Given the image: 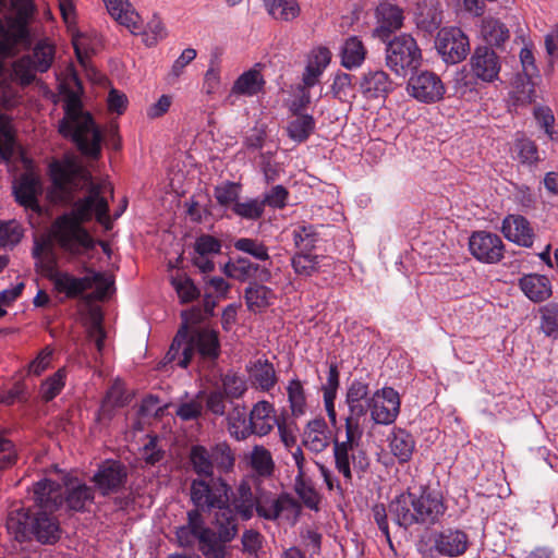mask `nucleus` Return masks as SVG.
Returning a JSON list of instances; mask_svg holds the SVG:
<instances>
[{"mask_svg": "<svg viewBox=\"0 0 558 558\" xmlns=\"http://www.w3.org/2000/svg\"><path fill=\"white\" fill-rule=\"evenodd\" d=\"M236 251L246 253L257 260H268V247L257 239L240 238L234 242Z\"/></svg>", "mask_w": 558, "mask_h": 558, "instance_id": "nucleus-58", "label": "nucleus"}, {"mask_svg": "<svg viewBox=\"0 0 558 558\" xmlns=\"http://www.w3.org/2000/svg\"><path fill=\"white\" fill-rule=\"evenodd\" d=\"M422 51L409 34L396 36L386 46V65L398 76L405 77L421 65Z\"/></svg>", "mask_w": 558, "mask_h": 558, "instance_id": "nucleus-6", "label": "nucleus"}, {"mask_svg": "<svg viewBox=\"0 0 558 558\" xmlns=\"http://www.w3.org/2000/svg\"><path fill=\"white\" fill-rule=\"evenodd\" d=\"M195 354L205 361L218 359L220 341L216 330L209 328L187 330L186 326H181L166 354V360L177 361L178 366L186 368Z\"/></svg>", "mask_w": 558, "mask_h": 558, "instance_id": "nucleus-2", "label": "nucleus"}, {"mask_svg": "<svg viewBox=\"0 0 558 558\" xmlns=\"http://www.w3.org/2000/svg\"><path fill=\"white\" fill-rule=\"evenodd\" d=\"M94 500V490L84 483H71L66 488L65 501L70 509L83 511Z\"/></svg>", "mask_w": 558, "mask_h": 558, "instance_id": "nucleus-42", "label": "nucleus"}, {"mask_svg": "<svg viewBox=\"0 0 558 558\" xmlns=\"http://www.w3.org/2000/svg\"><path fill=\"white\" fill-rule=\"evenodd\" d=\"M315 129V120L310 114H300L289 122L287 132L290 138L302 143L308 138Z\"/></svg>", "mask_w": 558, "mask_h": 558, "instance_id": "nucleus-51", "label": "nucleus"}, {"mask_svg": "<svg viewBox=\"0 0 558 558\" xmlns=\"http://www.w3.org/2000/svg\"><path fill=\"white\" fill-rule=\"evenodd\" d=\"M15 153V138L11 121L0 112V161H9Z\"/></svg>", "mask_w": 558, "mask_h": 558, "instance_id": "nucleus-53", "label": "nucleus"}, {"mask_svg": "<svg viewBox=\"0 0 558 558\" xmlns=\"http://www.w3.org/2000/svg\"><path fill=\"white\" fill-rule=\"evenodd\" d=\"M294 489L304 505L313 510L318 509L319 495L315 488L305 480V476L296 475L294 480Z\"/></svg>", "mask_w": 558, "mask_h": 558, "instance_id": "nucleus-60", "label": "nucleus"}, {"mask_svg": "<svg viewBox=\"0 0 558 558\" xmlns=\"http://www.w3.org/2000/svg\"><path fill=\"white\" fill-rule=\"evenodd\" d=\"M469 545L468 535L460 530H445L434 536L433 548L442 556L458 557L463 555Z\"/></svg>", "mask_w": 558, "mask_h": 558, "instance_id": "nucleus-21", "label": "nucleus"}, {"mask_svg": "<svg viewBox=\"0 0 558 558\" xmlns=\"http://www.w3.org/2000/svg\"><path fill=\"white\" fill-rule=\"evenodd\" d=\"M264 5L268 14L279 21H292L300 14L296 0H264Z\"/></svg>", "mask_w": 558, "mask_h": 558, "instance_id": "nucleus-46", "label": "nucleus"}, {"mask_svg": "<svg viewBox=\"0 0 558 558\" xmlns=\"http://www.w3.org/2000/svg\"><path fill=\"white\" fill-rule=\"evenodd\" d=\"M256 504L257 499L254 497L250 484L241 482L235 496L231 500L233 511H236L243 520H250L253 517L254 509L256 510Z\"/></svg>", "mask_w": 558, "mask_h": 558, "instance_id": "nucleus-38", "label": "nucleus"}, {"mask_svg": "<svg viewBox=\"0 0 558 558\" xmlns=\"http://www.w3.org/2000/svg\"><path fill=\"white\" fill-rule=\"evenodd\" d=\"M33 57V62L38 70V72H46L52 64L54 57V48L52 45L46 41H39L33 50V53L29 54Z\"/></svg>", "mask_w": 558, "mask_h": 558, "instance_id": "nucleus-62", "label": "nucleus"}, {"mask_svg": "<svg viewBox=\"0 0 558 558\" xmlns=\"http://www.w3.org/2000/svg\"><path fill=\"white\" fill-rule=\"evenodd\" d=\"M34 500L40 510L52 512L62 505V486L48 478H44L34 485Z\"/></svg>", "mask_w": 558, "mask_h": 558, "instance_id": "nucleus-25", "label": "nucleus"}, {"mask_svg": "<svg viewBox=\"0 0 558 558\" xmlns=\"http://www.w3.org/2000/svg\"><path fill=\"white\" fill-rule=\"evenodd\" d=\"M36 69L33 57L23 56L13 63V75L22 85H29L36 77Z\"/></svg>", "mask_w": 558, "mask_h": 558, "instance_id": "nucleus-59", "label": "nucleus"}, {"mask_svg": "<svg viewBox=\"0 0 558 558\" xmlns=\"http://www.w3.org/2000/svg\"><path fill=\"white\" fill-rule=\"evenodd\" d=\"M469 64L472 75L484 83H494L499 78L501 60L489 46L476 47Z\"/></svg>", "mask_w": 558, "mask_h": 558, "instance_id": "nucleus-12", "label": "nucleus"}, {"mask_svg": "<svg viewBox=\"0 0 558 558\" xmlns=\"http://www.w3.org/2000/svg\"><path fill=\"white\" fill-rule=\"evenodd\" d=\"M390 452L400 463H405L412 458L415 441L410 433L402 428H395L388 436Z\"/></svg>", "mask_w": 558, "mask_h": 558, "instance_id": "nucleus-35", "label": "nucleus"}, {"mask_svg": "<svg viewBox=\"0 0 558 558\" xmlns=\"http://www.w3.org/2000/svg\"><path fill=\"white\" fill-rule=\"evenodd\" d=\"M368 386L362 381H353L347 391V404L349 407V415L345 417V429L349 430V424L362 430L360 420L369 409Z\"/></svg>", "mask_w": 558, "mask_h": 558, "instance_id": "nucleus-18", "label": "nucleus"}, {"mask_svg": "<svg viewBox=\"0 0 558 558\" xmlns=\"http://www.w3.org/2000/svg\"><path fill=\"white\" fill-rule=\"evenodd\" d=\"M250 465L262 477H269L275 471L271 453L263 446H254L250 453Z\"/></svg>", "mask_w": 558, "mask_h": 558, "instance_id": "nucleus-47", "label": "nucleus"}, {"mask_svg": "<svg viewBox=\"0 0 558 558\" xmlns=\"http://www.w3.org/2000/svg\"><path fill=\"white\" fill-rule=\"evenodd\" d=\"M277 423L274 405L266 400L258 401L250 412L247 427L241 432H235L236 439L244 440L253 434L265 436L270 433Z\"/></svg>", "mask_w": 558, "mask_h": 558, "instance_id": "nucleus-15", "label": "nucleus"}, {"mask_svg": "<svg viewBox=\"0 0 558 558\" xmlns=\"http://www.w3.org/2000/svg\"><path fill=\"white\" fill-rule=\"evenodd\" d=\"M240 190V184L226 181L215 187L214 195L219 205L232 208L239 201Z\"/></svg>", "mask_w": 558, "mask_h": 558, "instance_id": "nucleus-63", "label": "nucleus"}, {"mask_svg": "<svg viewBox=\"0 0 558 558\" xmlns=\"http://www.w3.org/2000/svg\"><path fill=\"white\" fill-rule=\"evenodd\" d=\"M339 387V372L335 364L329 366L327 383L323 387L324 392V403L327 415L329 417L330 423L336 426L337 424V413L335 409V399L337 395V389Z\"/></svg>", "mask_w": 558, "mask_h": 558, "instance_id": "nucleus-43", "label": "nucleus"}, {"mask_svg": "<svg viewBox=\"0 0 558 558\" xmlns=\"http://www.w3.org/2000/svg\"><path fill=\"white\" fill-rule=\"evenodd\" d=\"M541 328L548 337L558 336V303L551 302L541 308Z\"/></svg>", "mask_w": 558, "mask_h": 558, "instance_id": "nucleus-64", "label": "nucleus"}, {"mask_svg": "<svg viewBox=\"0 0 558 558\" xmlns=\"http://www.w3.org/2000/svg\"><path fill=\"white\" fill-rule=\"evenodd\" d=\"M359 89L367 100L385 99L393 89V82L384 70H369L360 78Z\"/></svg>", "mask_w": 558, "mask_h": 558, "instance_id": "nucleus-19", "label": "nucleus"}, {"mask_svg": "<svg viewBox=\"0 0 558 558\" xmlns=\"http://www.w3.org/2000/svg\"><path fill=\"white\" fill-rule=\"evenodd\" d=\"M108 13L132 33L140 31V15L132 9L128 0H102Z\"/></svg>", "mask_w": 558, "mask_h": 558, "instance_id": "nucleus-34", "label": "nucleus"}, {"mask_svg": "<svg viewBox=\"0 0 558 558\" xmlns=\"http://www.w3.org/2000/svg\"><path fill=\"white\" fill-rule=\"evenodd\" d=\"M129 402L124 386L121 381H114L106 393L99 409V416L110 418L116 408L124 407Z\"/></svg>", "mask_w": 558, "mask_h": 558, "instance_id": "nucleus-44", "label": "nucleus"}, {"mask_svg": "<svg viewBox=\"0 0 558 558\" xmlns=\"http://www.w3.org/2000/svg\"><path fill=\"white\" fill-rule=\"evenodd\" d=\"M265 81L259 71L251 69L241 74L234 82L231 93L235 95L254 96L264 87Z\"/></svg>", "mask_w": 558, "mask_h": 558, "instance_id": "nucleus-40", "label": "nucleus"}, {"mask_svg": "<svg viewBox=\"0 0 558 558\" xmlns=\"http://www.w3.org/2000/svg\"><path fill=\"white\" fill-rule=\"evenodd\" d=\"M414 494L404 493L397 496L389 505V513L395 522L403 527L417 523V517L413 513Z\"/></svg>", "mask_w": 558, "mask_h": 558, "instance_id": "nucleus-33", "label": "nucleus"}, {"mask_svg": "<svg viewBox=\"0 0 558 558\" xmlns=\"http://www.w3.org/2000/svg\"><path fill=\"white\" fill-rule=\"evenodd\" d=\"M33 515L24 508L13 509L7 519V529L17 541L32 537Z\"/></svg>", "mask_w": 558, "mask_h": 558, "instance_id": "nucleus-36", "label": "nucleus"}, {"mask_svg": "<svg viewBox=\"0 0 558 558\" xmlns=\"http://www.w3.org/2000/svg\"><path fill=\"white\" fill-rule=\"evenodd\" d=\"M519 286L525 296L535 303L549 299L553 293L549 279L543 275H525L519 280Z\"/></svg>", "mask_w": 558, "mask_h": 558, "instance_id": "nucleus-32", "label": "nucleus"}, {"mask_svg": "<svg viewBox=\"0 0 558 558\" xmlns=\"http://www.w3.org/2000/svg\"><path fill=\"white\" fill-rule=\"evenodd\" d=\"M442 23L440 5L434 0H424L418 3L415 13L416 27L430 35L439 28Z\"/></svg>", "mask_w": 558, "mask_h": 558, "instance_id": "nucleus-31", "label": "nucleus"}, {"mask_svg": "<svg viewBox=\"0 0 558 558\" xmlns=\"http://www.w3.org/2000/svg\"><path fill=\"white\" fill-rule=\"evenodd\" d=\"M290 410L294 417H300L306 412V396L302 383L298 379H291L287 387Z\"/></svg>", "mask_w": 558, "mask_h": 558, "instance_id": "nucleus-52", "label": "nucleus"}, {"mask_svg": "<svg viewBox=\"0 0 558 558\" xmlns=\"http://www.w3.org/2000/svg\"><path fill=\"white\" fill-rule=\"evenodd\" d=\"M32 536L43 544H53L59 539V523L49 511L40 510L33 514Z\"/></svg>", "mask_w": 558, "mask_h": 558, "instance_id": "nucleus-27", "label": "nucleus"}, {"mask_svg": "<svg viewBox=\"0 0 558 558\" xmlns=\"http://www.w3.org/2000/svg\"><path fill=\"white\" fill-rule=\"evenodd\" d=\"M16 202L34 211H39L37 195L40 193L39 179L32 172L23 173L13 186Z\"/></svg>", "mask_w": 558, "mask_h": 558, "instance_id": "nucleus-23", "label": "nucleus"}, {"mask_svg": "<svg viewBox=\"0 0 558 558\" xmlns=\"http://www.w3.org/2000/svg\"><path fill=\"white\" fill-rule=\"evenodd\" d=\"M368 407L375 423L392 424L400 413L399 393L391 387H385L373 395Z\"/></svg>", "mask_w": 558, "mask_h": 558, "instance_id": "nucleus-11", "label": "nucleus"}, {"mask_svg": "<svg viewBox=\"0 0 558 558\" xmlns=\"http://www.w3.org/2000/svg\"><path fill=\"white\" fill-rule=\"evenodd\" d=\"M435 45L446 63H459L470 52L469 37L459 27L441 28L437 34Z\"/></svg>", "mask_w": 558, "mask_h": 558, "instance_id": "nucleus-9", "label": "nucleus"}, {"mask_svg": "<svg viewBox=\"0 0 558 558\" xmlns=\"http://www.w3.org/2000/svg\"><path fill=\"white\" fill-rule=\"evenodd\" d=\"M480 35L482 39L490 46L500 47L509 37L508 27L497 19L485 17L481 22Z\"/></svg>", "mask_w": 558, "mask_h": 558, "instance_id": "nucleus-37", "label": "nucleus"}, {"mask_svg": "<svg viewBox=\"0 0 558 558\" xmlns=\"http://www.w3.org/2000/svg\"><path fill=\"white\" fill-rule=\"evenodd\" d=\"M214 526V536L210 538L213 541L210 544L220 549L221 553L218 558H226L228 554L227 544L233 541L238 534V519L229 504L217 511Z\"/></svg>", "mask_w": 558, "mask_h": 558, "instance_id": "nucleus-16", "label": "nucleus"}, {"mask_svg": "<svg viewBox=\"0 0 558 558\" xmlns=\"http://www.w3.org/2000/svg\"><path fill=\"white\" fill-rule=\"evenodd\" d=\"M366 56V49L356 36L348 38L341 49V63L347 69L360 66Z\"/></svg>", "mask_w": 558, "mask_h": 558, "instance_id": "nucleus-45", "label": "nucleus"}, {"mask_svg": "<svg viewBox=\"0 0 558 558\" xmlns=\"http://www.w3.org/2000/svg\"><path fill=\"white\" fill-rule=\"evenodd\" d=\"M300 502L290 494L283 493L277 498H259L256 504V512L266 520H277L286 510L299 511Z\"/></svg>", "mask_w": 558, "mask_h": 558, "instance_id": "nucleus-24", "label": "nucleus"}, {"mask_svg": "<svg viewBox=\"0 0 558 558\" xmlns=\"http://www.w3.org/2000/svg\"><path fill=\"white\" fill-rule=\"evenodd\" d=\"M330 265V257L307 252H296L291 257V266L294 272L304 278L326 271V268Z\"/></svg>", "mask_w": 558, "mask_h": 558, "instance_id": "nucleus-26", "label": "nucleus"}, {"mask_svg": "<svg viewBox=\"0 0 558 558\" xmlns=\"http://www.w3.org/2000/svg\"><path fill=\"white\" fill-rule=\"evenodd\" d=\"M128 470L124 464L116 460L102 462L92 481L102 496L118 493L126 483Z\"/></svg>", "mask_w": 558, "mask_h": 558, "instance_id": "nucleus-13", "label": "nucleus"}, {"mask_svg": "<svg viewBox=\"0 0 558 558\" xmlns=\"http://www.w3.org/2000/svg\"><path fill=\"white\" fill-rule=\"evenodd\" d=\"M445 510L439 492L424 488L418 496L414 495L413 513L417 517V523L434 524L444 515Z\"/></svg>", "mask_w": 558, "mask_h": 558, "instance_id": "nucleus-17", "label": "nucleus"}, {"mask_svg": "<svg viewBox=\"0 0 558 558\" xmlns=\"http://www.w3.org/2000/svg\"><path fill=\"white\" fill-rule=\"evenodd\" d=\"M244 298L248 310L259 313L271 305L275 294L266 286L251 284L246 288Z\"/></svg>", "mask_w": 558, "mask_h": 558, "instance_id": "nucleus-41", "label": "nucleus"}, {"mask_svg": "<svg viewBox=\"0 0 558 558\" xmlns=\"http://www.w3.org/2000/svg\"><path fill=\"white\" fill-rule=\"evenodd\" d=\"M230 486L221 477L196 478L191 483V500L201 509H220L230 504Z\"/></svg>", "mask_w": 558, "mask_h": 558, "instance_id": "nucleus-8", "label": "nucleus"}, {"mask_svg": "<svg viewBox=\"0 0 558 558\" xmlns=\"http://www.w3.org/2000/svg\"><path fill=\"white\" fill-rule=\"evenodd\" d=\"M3 8L7 1H3ZM37 5L34 0H9L4 20L0 17V58L12 52L22 43H29L28 26L35 20Z\"/></svg>", "mask_w": 558, "mask_h": 558, "instance_id": "nucleus-4", "label": "nucleus"}, {"mask_svg": "<svg viewBox=\"0 0 558 558\" xmlns=\"http://www.w3.org/2000/svg\"><path fill=\"white\" fill-rule=\"evenodd\" d=\"M211 460L214 469L216 468L220 473H230L235 465V454L230 445L226 441L216 444L210 448Z\"/></svg>", "mask_w": 558, "mask_h": 558, "instance_id": "nucleus-48", "label": "nucleus"}, {"mask_svg": "<svg viewBox=\"0 0 558 558\" xmlns=\"http://www.w3.org/2000/svg\"><path fill=\"white\" fill-rule=\"evenodd\" d=\"M251 384L256 389L268 392L278 383L274 365L266 359H258L247 366Z\"/></svg>", "mask_w": 558, "mask_h": 558, "instance_id": "nucleus-30", "label": "nucleus"}, {"mask_svg": "<svg viewBox=\"0 0 558 558\" xmlns=\"http://www.w3.org/2000/svg\"><path fill=\"white\" fill-rule=\"evenodd\" d=\"M232 211L243 219L258 220L264 215L265 202L258 198H251L245 202L238 201V203H234Z\"/></svg>", "mask_w": 558, "mask_h": 558, "instance_id": "nucleus-57", "label": "nucleus"}, {"mask_svg": "<svg viewBox=\"0 0 558 558\" xmlns=\"http://www.w3.org/2000/svg\"><path fill=\"white\" fill-rule=\"evenodd\" d=\"M471 254L480 262L498 263L505 253V245L499 235L486 231L474 232L469 241Z\"/></svg>", "mask_w": 558, "mask_h": 558, "instance_id": "nucleus-14", "label": "nucleus"}, {"mask_svg": "<svg viewBox=\"0 0 558 558\" xmlns=\"http://www.w3.org/2000/svg\"><path fill=\"white\" fill-rule=\"evenodd\" d=\"M319 241V233L313 225L298 226L293 230V242L295 247L299 250L298 252L311 253Z\"/></svg>", "mask_w": 558, "mask_h": 558, "instance_id": "nucleus-50", "label": "nucleus"}, {"mask_svg": "<svg viewBox=\"0 0 558 558\" xmlns=\"http://www.w3.org/2000/svg\"><path fill=\"white\" fill-rule=\"evenodd\" d=\"M65 371L59 368L40 385V396L46 402L56 398L64 387Z\"/></svg>", "mask_w": 558, "mask_h": 558, "instance_id": "nucleus-61", "label": "nucleus"}, {"mask_svg": "<svg viewBox=\"0 0 558 558\" xmlns=\"http://www.w3.org/2000/svg\"><path fill=\"white\" fill-rule=\"evenodd\" d=\"M302 442L316 453L323 452L329 446L330 430L324 418H315L307 423Z\"/></svg>", "mask_w": 558, "mask_h": 558, "instance_id": "nucleus-29", "label": "nucleus"}, {"mask_svg": "<svg viewBox=\"0 0 558 558\" xmlns=\"http://www.w3.org/2000/svg\"><path fill=\"white\" fill-rule=\"evenodd\" d=\"M376 17L378 23L376 33L379 36H387L396 32L402 26L404 20L402 9L387 1L379 3L376 8Z\"/></svg>", "mask_w": 558, "mask_h": 558, "instance_id": "nucleus-28", "label": "nucleus"}, {"mask_svg": "<svg viewBox=\"0 0 558 558\" xmlns=\"http://www.w3.org/2000/svg\"><path fill=\"white\" fill-rule=\"evenodd\" d=\"M72 43L76 58L78 62L84 66L86 65L89 56L94 53L99 46V40L96 35L92 36L83 33L75 34L73 36Z\"/></svg>", "mask_w": 558, "mask_h": 558, "instance_id": "nucleus-54", "label": "nucleus"}, {"mask_svg": "<svg viewBox=\"0 0 558 558\" xmlns=\"http://www.w3.org/2000/svg\"><path fill=\"white\" fill-rule=\"evenodd\" d=\"M222 271L227 277L242 282L251 279L268 281L271 276L269 269L260 267L258 264L252 263L250 259L242 257L232 263H227L223 266Z\"/></svg>", "mask_w": 558, "mask_h": 558, "instance_id": "nucleus-22", "label": "nucleus"}, {"mask_svg": "<svg viewBox=\"0 0 558 558\" xmlns=\"http://www.w3.org/2000/svg\"><path fill=\"white\" fill-rule=\"evenodd\" d=\"M407 92L420 102L434 104L444 98L446 89L436 73L425 70L409 78Z\"/></svg>", "mask_w": 558, "mask_h": 558, "instance_id": "nucleus-10", "label": "nucleus"}, {"mask_svg": "<svg viewBox=\"0 0 558 558\" xmlns=\"http://www.w3.org/2000/svg\"><path fill=\"white\" fill-rule=\"evenodd\" d=\"M513 158L530 168L541 161L536 144L526 137H519L514 141Z\"/></svg>", "mask_w": 558, "mask_h": 558, "instance_id": "nucleus-49", "label": "nucleus"}, {"mask_svg": "<svg viewBox=\"0 0 558 558\" xmlns=\"http://www.w3.org/2000/svg\"><path fill=\"white\" fill-rule=\"evenodd\" d=\"M59 132L71 137L86 156L97 158L100 154L101 135L93 117L82 110L80 98L72 94L64 105V117L59 123Z\"/></svg>", "mask_w": 558, "mask_h": 558, "instance_id": "nucleus-3", "label": "nucleus"}, {"mask_svg": "<svg viewBox=\"0 0 558 558\" xmlns=\"http://www.w3.org/2000/svg\"><path fill=\"white\" fill-rule=\"evenodd\" d=\"M87 338L95 343L98 353L101 354L105 347L106 331L102 328V315L97 308L89 312Z\"/></svg>", "mask_w": 558, "mask_h": 558, "instance_id": "nucleus-55", "label": "nucleus"}, {"mask_svg": "<svg viewBox=\"0 0 558 558\" xmlns=\"http://www.w3.org/2000/svg\"><path fill=\"white\" fill-rule=\"evenodd\" d=\"M177 539L182 547H193L197 544L198 550L205 558L220 557V549L214 547L210 538L214 536L213 529L207 526L198 509L187 512V522L177 529Z\"/></svg>", "mask_w": 558, "mask_h": 558, "instance_id": "nucleus-7", "label": "nucleus"}, {"mask_svg": "<svg viewBox=\"0 0 558 558\" xmlns=\"http://www.w3.org/2000/svg\"><path fill=\"white\" fill-rule=\"evenodd\" d=\"M50 280L54 289L60 293H64L66 298L74 299L81 295L77 278L69 272L57 271L50 277Z\"/></svg>", "mask_w": 558, "mask_h": 558, "instance_id": "nucleus-56", "label": "nucleus"}, {"mask_svg": "<svg viewBox=\"0 0 558 558\" xmlns=\"http://www.w3.org/2000/svg\"><path fill=\"white\" fill-rule=\"evenodd\" d=\"M361 437L362 430L352 428L349 424V430L345 429V440L333 441L335 466L342 474L345 484L352 483L354 473L361 477L369 466L367 453L359 446Z\"/></svg>", "mask_w": 558, "mask_h": 558, "instance_id": "nucleus-5", "label": "nucleus"}, {"mask_svg": "<svg viewBox=\"0 0 558 558\" xmlns=\"http://www.w3.org/2000/svg\"><path fill=\"white\" fill-rule=\"evenodd\" d=\"M49 169L54 194L60 202L70 203L74 192L87 190V195L75 202L72 210L58 217L52 225L53 236L63 251L75 256L85 254L95 247V241L82 223L95 216L106 229L111 228L104 194L112 193V186L105 181L94 183L89 171L74 162L54 161Z\"/></svg>", "mask_w": 558, "mask_h": 558, "instance_id": "nucleus-1", "label": "nucleus"}, {"mask_svg": "<svg viewBox=\"0 0 558 558\" xmlns=\"http://www.w3.org/2000/svg\"><path fill=\"white\" fill-rule=\"evenodd\" d=\"M501 232L507 240L523 247H532L535 233L530 221L521 215H508L504 218Z\"/></svg>", "mask_w": 558, "mask_h": 558, "instance_id": "nucleus-20", "label": "nucleus"}, {"mask_svg": "<svg viewBox=\"0 0 558 558\" xmlns=\"http://www.w3.org/2000/svg\"><path fill=\"white\" fill-rule=\"evenodd\" d=\"M192 470L201 478H211L214 476V463L210 449L202 445H194L189 453Z\"/></svg>", "mask_w": 558, "mask_h": 558, "instance_id": "nucleus-39", "label": "nucleus"}]
</instances>
